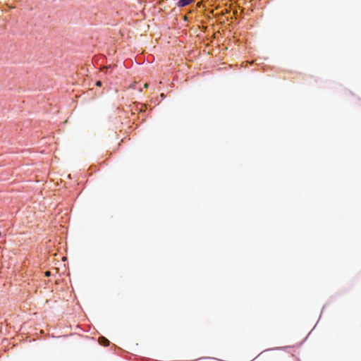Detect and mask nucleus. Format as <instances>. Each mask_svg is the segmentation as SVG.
Returning <instances> with one entry per match:
<instances>
[{
    "mask_svg": "<svg viewBox=\"0 0 361 361\" xmlns=\"http://www.w3.org/2000/svg\"><path fill=\"white\" fill-rule=\"evenodd\" d=\"M192 1H194V0H180L178 2V6L183 7L187 5H189Z\"/></svg>",
    "mask_w": 361,
    "mask_h": 361,
    "instance_id": "nucleus-1",
    "label": "nucleus"
},
{
    "mask_svg": "<svg viewBox=\"0 0 361 361\" xmlns=\"http://www.w3.org/2000/svg\"><path fill=\"white\" fill-rule=\"evenodd\" d=\"M99 341L101 344L107 345L109 343V341L104 337H101L99 338Z\"/></svg>",
    "mask_w": 361,
    "mask_h": 361,
    "instance_id": "nucleus-2",
    "label": "nucleus"
},
{
    "mask_svg": "<svg viewBox=\"0 0 361 361\" xmlns=\"http://www.w3.org/2000/svg\"><path fill=\"white\" fill-rule=\"evenodd\" d=\"M96 85L100 87L102 85V82L101 81H97L96 82Z\"/></svg>",
    "mask_w": 361,
    "mask_h": 361,
    "instance_id": "nucleus-3",
    "label": "nucleus"
},
{
    "mask_svg": "<svg viewBox=\"0 0 361 361\" xmlns=\"http://www.w3.org/2000/svg\"><path fill=\"white\" fill-rule=\"evenodd\" d=\"M182 18H183V19L184 20H188V18H187V16H186L185 15L182 16Z\"/></svg>",
    "mask_w": 361,
    "mask_h": 361,
    "instance_id": "nucleus-4",
    "label": "nucleus"
},
{
    "mask_svg": "<svg viewBox=\"0 0 361 361\" xmlns=\"http://www.w3.org/2000/svg\"><path fill=\"white\" fill-rule=\"evenodd\" d=\"M45 275H46L47 276H50V271H46V272H45Z\"/></svg>",
    "mask_w": 361,
    "mask_h": 361,
    "instance_id": "nucleus-5",
    "label": "nucleus"
},
{
    "mask_svg": "<svg viewBox=\"0 0 361 361\" xmlns=\"http://www.w3.org/2000/svg\"><path fill=\"white\" fill-rule=\"evenodd\" d=\"M145 88H147L148 87V84L147 83H145V85H144Z\"/></svg>",
    "mask_w": 361,
    "mask_h": 361,
    "instance_id": "nucleus-6",
    "label": "nucleus"
},
{
    "mask_svg": "<svg viewBox=\"0 0 361 361\" xmlns=\"http://www.w3.org/2000/svg\"><path fill=\"white\" fill-rule=\"evenodd\" d=\"M161 97L162 98H164V97H165L164 94V93H161Z\"/></svg>",
    "mask_w": 361,
    "mask_h": 361,
    "instance_id": "nucleus-7",
    "label": "nucleus"
},
{
    "mask_svg": "<svg viewBox=\"0 0 361 361\" xmlns=\"http://www.w3.org/2000/svg\"><path fill=\"white\" fill-rule=\"evenodd\" d=\"M1 236V233L0 232V237Z\"/></svg>",
    "mask_w": 361,
    "mask_h": 361,
    "instance_id": "nucleus-8",
    "label": "nucleus"
}]
</instances>
